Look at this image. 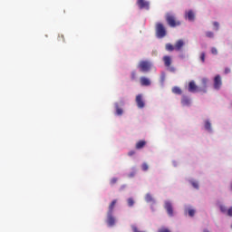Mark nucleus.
Instances as JSON below:
<instances>
[{"mask_svg": "<svg viewBox=\"0 0 232 232\" xmlns=\"http://www.w3.org/2000/svg\"><path fill=\"white\" fill-rule=\"evenodd\" d=\"M115 206H117V199H113L109 205L108 213H113V209H115Z\"/></svg>", "mask_w": 232, "mask_h": 232, "instance_id": "4468645a", "label": "nucleus"}, {"mask_svg": "<svg viewBox=\"0 0 232 232\" xmlns=\"http://www.w3.org/2000/svg\"><path fill=\"white\" fill-rule=\"evenodd\" d=\"M156 35L160 39L166 37V28L164 27V24L160 23L156 24Z\"/></svg>", "mask_w": 232, "mask_h": 232, "instance_id": "20e7f679", "label": "nucleus"}, {"mask_svg": "<svg viewBox=\"0 0 232 232\" xmlns=\"http://www.w3.org/2000/svg\"><path fill=\"white\" fill-rule=\"evenodd\" d=\"M186 17L188 21H195V13L193 10H189L186 13Z\"/></svg>", "mask_w": 232, "mask_h": 232, "instance_id": "ddd939ff", "label": "nucleus"}, {"mask_svg": "<svg viewBox=\"0 0 232 232\" xmlns=\"http://www.w3.org/2000/svg\"><path fill=\"white\" fill-rule=\"evenodd\" d=\"M140 82L141 86H150L151 85V81H150V79H148L146 77H141L140 79Z\"/></svg>", "mask_w": 232, "mask_h": 232, "instance_id": "f8f14e48", "label": "nucleus"}, {"mask_svg": "<svg viewBox=\"0 0 232 232\" xmlns=\"http://www.w3.org/2000/svg\"><path fill=\"white\" fill-rule=\"evenodd\" d=\"M153 64L150 61H140L138 64V68L140 69V72H143L144 73L150 72L151 70V67Z\"/></svg>", "mask_w": 232, "mask_h": 232, "instance_id": "7ed1b4c3", "label": "nucleus"}, {"mask_svg": "<svg viewBox=\"0 0 232 232\" xmlns=\"http://www.w3.org/2000/svg\"><path fill=\"white\" fill-rule=\"evenodd\" d=\"M222 86V78L220 75H217L214 78V88L215 90H220V87Z\"/></svg>", "mask_w": 232, "mask_h": 232, "instance_id": "1a4fd4ad", "label": "nucleus"}, {"mask_svg": "<svg viewBox=\"0 0 232 232\" xmlns=\"http://www.w3.org/2000/svg\"><path fill=\"white\" fill-rule=\"evenodd\" d=\"M166 21L171 28H175L176 26H180V21L177 20V18L171 14V13H168L166 14Z\"/></svg>", "mask_w": 232, "mask_h": 232, "instance_id": "f03ea898", "label": "nucleus"}, {"mask_svg": "<svg viewBox=\"0 0 232 232\" xmlns=\"http://www.w3.org/2000/svg\"><path fill=\"white\" fill-rule=\"evenodd\" d=\"M107 224L110 227L115 226V218L113 213L107 212Z\"/></svg>", "mask_w": 232, "mask_h": 232, "instance_id": "6e6552de", "label": "nucleus"}, {"mask_svg": "<svg viewBox=\"0 0 232 232\" xmlns=\"http://www.w3.org/2000/svg\"><path fill=\"white\" fill-rule=\"evenodd\" d=\"M145 200H146V202H153V197L151 196V194L148 193L145 196Z\"/></svg>", "mask_w": 232, "mask_h": 232, "instance_id": "412c9836", "label": "nucleus"}, {"mask_svg": "<svg viewBox=\"0 0 232 232\" xmlns=\"http://www.w3.org/2000/svg\"><path fill=\"white\" fill-rule=\"evenodd\" d=\"M146 146V140H141L136 143V150H142Z\"/></svg>", "mask_w": 232, "mask_h": 232, "instance_id": "dca6fc26", "label": "nucleus"}, {"mask_svg": "<svg viewBox=\"0 0 232 232\" xmlns=\"http://www.w3.org/2000/svg\"><path fill=\"white\" fill-rule=\"evenodd\" d=\"M165 49L167 50V52H173L175 50V45L171 44H166Z\"/></svg>", "mask_w": 232, "mask_h": 232, "instance_id": "a211bd4d", "label": "nucleus"}, {"mask_svg": "<svg viewBox=\"0 0 232 232\" xmlns=\"http://www.w3.org/2000/svg\"><path fill=\"white\" fill-rule=\"evenodd\" d=\"M188 216H190V217H195L196 211H195V209H193V208H188Z\"/></svg>", "mask_w": 232, "mask_h": 232, "instance_id": "5701e85b", "label": "nucleus"}, {"mask_svg": "<svg viewBox=\"0 0 232 232\" xmlns=\"http://www.w3.org/2000/svg\"><path fill=\"white\" fill-rule=\"evenodd\" d=\"M204 232H209L208 229H205Z\"/></svg>", "mask_w": 232, "mask_h": 232, "instance_id": "a19ab883", "label": "nucleus"}, {"mask_svg": "<svg viewBox=\"0 0 232 232\" xmlns=\"http://www.w3.org/2000/svg\"><path fill=\"white\" fill-rule=\"evenodd\" d=\"M172 92H174L176 95H182V89L175 86L172 88Z\"/></svg>", "mask_w": 232, "mask_h": 232, "instance_id": "f3484780", "label": "nucleus"}, {"mask_svg": "<svg viewBox=\"0 0 232 232\" xmlns=\"http://www.w3.org/2000/svg\"><path fill=\"white\" fill-rule=\"evenodd\" d=\"M127 204L129 208H133V205L135 204V201L132 199V198H130L127 199Z\"/></svg>", "mask_w": 232, "mask_h": 232, "instance_id": "6ab92c4d", "label": "nucleus"}, {"mask_svg": "<svg viewBox=\"0 0 232 232\" xmlns=\"http://www.w3.org/2000/svg\"><path fill=\"white\" fill-rule=\"evenodd\" d=\"M219 209H220L221 213H226V211H227V209H226V207L223 205H220Z\"/></svg>", "mask_w": 232, "mask_h": 232, "instance_id": "c85d7f7f", "label": "nucleus"}, {"mask_svg": "<svg viewBox=\"0 0 232 232\" xmlns=\"http://www.w3.org/2000/svg\"><path fill=\"white\" fill-rule=\"evenodd\" d=\"M213 24H214L216 30H218V27L220 26V24H218V22H214Z\"/></svg>", "mask_w": 232, "mask_h": 232, "instance_id": "473e14b6", "label": "nucleus"}, {"mask_svg": "<svg viewBox=\"0 0 232 232\" xmlns=\"http://www.w3.org/2000/svg\"><path fill=\"white\" fill-rule=\"evenodd\" d=\"M140 10H150V2L146 0H137Z\"/></svg>", "mask_w": 232, "mask_h": 232, "instance_id": "39448f33", "label": "nucleus"}, {"mask_svg": "<svg viewBox=\"0 0 232 232\" xmlns=\"http://www.w3.org/2000/svg\"><path fill=\"white\" fill-rule=\"evenodd\" d=\"M191 184H192L193 188H195L196 189H198V182L192 181Z\"/></svg>", "mask_w": 232, "mask_h": 232, "instance_id": "c756f323", "label": "nucleus"}, {"mask_svg": "<svg viewBox=\"0 0 232 232\" xmlns=\"http://www.w3.org/2000/svg\"><path fill=\"white\" fill-rule=\"evenodd\" d=\"M136 104H137L138 108H140V110H142V108H144V106H146V103L144 102V98H143L142 94H138L136 96Z\"/></svg>", "mask_w": 232, "mask_h": 232, "instance_id": "423d86ee", "label": "nucleus"}, {"mask_svg": "<svg viewBox=\"0 0 232 232\" xmlns=\"http://www.w3.org/2000/svg\"><path fill=\"white\" fill-rule=\"evenodd\" d=\"M149 168L150 167L147 165V163H143L141 165V169H142L143 171H148Z\"/></svg>", "mask_w": 232, "mask_h": 232, "instance_id": "a878e982", "label": "nucleus"}, {"mask_svg": "<svg viewBox=\"0 0 232 232\" xmlns=\"http://www.w3.org/2000/svg\"><path fill=\"white\" fill-rule=\"evenodd\" d=\"M208 80L207 78H203L199 87L195 83V81L189 82L188 92H190V93H197L198 92H203V93H206V92H208Z\"/></svg>", "mask_w": 232, "mask_h": 232, "instance_id": "f257e3e1", "label": "nucleus"}, {"mask_svg": "<svg viewBox=\"0 0 232 232\" xmlns=\"http://www.w3.org/2000/svg\"><path fill=\"white\" fill-rule=\"evenodd\" d=\"M227 216L232 217V207L227 210Z\"/></svg>", "mask_w": 232, "mask_h": 232, "instance_id": "f704fd0d", "label": "nucleus"}, {"mask_svg": "<svg viewBox=\"0 0 232 232\" xmlns=\"http://www.w3.org/2000/svg\"><path fill=\"white\" fill-rule=\"evenodd\" d=\"M169 217H173V205H171V202L166 201L164 206Z\"/></svg>", "mask_w": 232, "mask_h": 232, "instance_id": "9d476101", "label": "nucleus"}, {"mask_svg": "<svg viewBox=\"0 0 232 232\" xmlns=\"http://www.w3.org/2000/svg\"><path fill=\"white\" fill-rule=\"evenodd\" d=\"M175 70H176L175 67H170L169 68V72H175Z\"/></svg>", "mask_w": 232, "mask_h": 232, "instance_id": "e433bc0d", "label": "nucleus"}, {"mask_svg": "<svg viewBox=\"0 0 232 232\" xmlns=\"http://www.w3.org/2000/svg\"><path fill=\"white\" fill-rule=\"evenodd\" d=\"M211 53H212L213 55H217V54L218 53V51L217 50L216 47H212V48H211Z\"/></svg>", "mask_w": 232, "mask_h": 232, "instance_id": "bb28decb", "label": "nucleus"}, {"mask_svg": "<svg viewBox=\"0 0 232 232\" xmlns=\"http://www.w3.org/2000/svg\"><path fill=\"white\" fill-rule=\"evenodd\" d=\"M114 106H115V110H116V114H117V115L121 116V115H122V113H124V111L122 110V108H121V107L119 106V102H116V103L114 104Z\"/></svg>", "mask_w": 232, "mask_h": 232, "instance_id": "2eb2a0df", "label": "nucleus"}, {"mask_svg": "<svg viewBox=\"0 0 232 232\" xmlns=\"http://www.w3.org/2000/svg\"><path fill=\"white\" fill-rule=\"evenodd\" d=\"M59 37V39H62L63 40V43H64V35L63 34H62V35H60V36H58Z\"/></svg>", "mask_w": 232, "mask_h": 232, "instance_id": "c9c22d12", "label": "nucleus"}, {"mask_svg": "<svg viewBox=\"0 0 232 232\" xmlns=\"http://www.w3.org/2000/svg\"><path fill=\"white\" fill-rule=\"evenodd\" d=\"M205 129H206L208 131H211V122H209V121H205Z\"/></svg>", "mask_w": 232, "mask_h": 232, "instance_id": "aec40b11", "label": "nucleus"}, {"mask_svg": "<svg viewBox=\"0 0 232 232\" xmlns=\"http://www.w3.org/2000/svg\"><path fill=\"white\" fill-rule=\"evenodd\" d=\"M162 61H163L164 66H166V68H170L171 64L173 63V58H171V56H169V55H165V56H163Z\"/></svg>", "mask_w": 232, "mask_h": 232, "instance_id": "0eeeda50", "label": "nucleus"}, {"mask_svg": "<svg viewBox=\"0 0 232 232\" xmlns=\"http://www.w3.org/2000/svg\"><path fill=\"white\" fill-rule=\"evenodd\" d=\"M119 179L117 178H112L111 180H110V184L111 186H114V184H117Z\"/></svg>", "mask_w": 232, "mask_h": 232, "instance_id": "b1692460", "label": "nucleus"}, {"mask_svg": "<svg viewBox=\"0 0 232 232\" xmlns=\"http://www.w3.org/2000/svg\"><path fill=\"white\" fill-rule=\"evenodd\" d=\"M129 157H133V155H135V150H130L128 153Z\"/></svg>", "mask_w": 232, "mask_h": 232, "instance_id": "72a5a7b5", "label": "nucleus"}, {"mask_svg": "<svg viewBox=\"0 0 232 232\" xmlns=\"http://www.w3.org/2000/svg\"><path fill=\"white\" fill-rule=\"evenodd\" d=\"M158 232H171V231L169 230V228L163 227L160 228V229L158 230Z\"/></svg>", "mask_w": 232, "mask_h": 232, "instance_id": "cd10ccee", "label": "nucleus"}, {"mask_svg": "<svg viewBox=\"0 0 232 232\" xmlns=\"http://www.w3.org/2000/svg\"><path fill=\"white\" fill-rule=\"evenodd\" d=\"M182 104H189V100H188V98H183Z\"/></svg>", "mask_w": 232, "mask_h": 232, "instance_id": "2f4dec72", "label": "nucleus"}, {"mask_svg": "<svg viewBox=\"0 0 232 232\" xmlns=\"http://www.w3.org/2000/svg\"><path fill=\"white\" fill-rule=\"evenodd\" d=\"M185 44H186V43L184 42V40H182V39L178 40L174 44L175 51L180 52V50H182V48H184Z\"/></svg>", "mask_w": 232, "mask_h": 232, "instance_id": "9b49d317", "label": "nucleus"}, {"mask_svg": "<svg viewBox=\"0 0 232 232\" xmlns=\"http://www.w3.org/2000/svg\"><path fill=\"white\" fill-rule=\"evenodd\" d=\"M120 104H121V106H124V101H121V102H120Z\"/></svg>", "mask_w": 232, "mask_h": 232, "instance_id": "4c0bfd02", "label": "nucleus"}, {"mask_svg": "<svg viewBox=\"0 0 232 232\" xmlns=\"http://www.w3.org/2000/svg\"><path fill=\"white\" fill-rule=\"evenodd\" d=\"M225 72H226V73H229V70H227V69H226Z\"/></svg>", "mask_w": 232, "mask_h": 232, "instance_id": "ea45409f", "label": "nucleus"}, {"mask_svg": "<svg viewBox=\"0 0 232 232\" xmlns=\"http://www.w3.org/2000/svg\"><path fill=\"white\" fill-rule=\"evenodd\" d=\"M200 61L201 63H206V53L200 54Z\"/></svg>", "mask_w": 232, "mask_h": 232, "instance_id": "393cba45", "label": "nucleus"}, {"mask_svg": "<svg viewBox=\"0 0 232 232\" xmlns=\"http://www.w3.org/2000/svg\"><path fill=\"white\" fill-rule=\"evenodd\" d=\"M124 188H126L125 185L121 186V189H124Z\"/></svg>", "mask_w": 232, "mask_h": 232, "instance_id": "58836bf2", "label": "nucleus"}, {"mask_svg": "<svg viewBox=\"0 0 232 232\" xmlns=\"http://www.w3.org/2000/svg\"><path fill=\"white\" fill-rule=\"evenodd\" d=\"M206 36L208 37L209 39H213V37H215V34L211 31H208L206 33Z\"/></svg>", "mask_w": 232, "mask_h": 232, "instance_id": "4be33fe9", "label": "nucleus"}, {"mask_svg": "<svg viewBox=\"0 0 232 232\" xmlns=\"http://www.w3.org/2000/svg\"><path fill=\"white\" fill-rule=\"evenodd\" d=\"M135 79H137V72H131V80H132V81H135Z\"/></svg>", "mask_w": 232, "mask_h": 232, "instance_id": "7c9ffc66", "label": "nucleus"}]
</instances>
